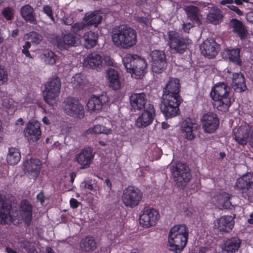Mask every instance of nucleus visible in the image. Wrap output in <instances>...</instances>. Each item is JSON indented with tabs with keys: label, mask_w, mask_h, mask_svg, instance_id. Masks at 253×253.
I'll use <instances>...</instances> for the list:
<instances>
[{
	"label": "nucleus",
	"mask_w": 253,
	"mask_h": 253,
	"mask_svg": "<svg viewBox=\"0 0 253 253\" xmlns=\"http://www.w3.org/2000/svg\"><path fill=\"white\" fill-rule=\"evenodd\" d=\"M146 95L144 92L139 93H134L130 96V105L134 110L144 109L146 104Z\"/></svg>",
	"instance_id": "a878e982"
},
{
	"label": "nucleus",
	"mask_w": 253,
	"mask_h": 253,
	"mask_svg": "<svg viewBox=\"0 0 253 253\" xmlns=\"http://www.w3.org/2000/svg\"><path fill=\"white\" fill-rule=\"evenodd\" d=\"M248 222L250 224H253V212L250 215V218L248 219Z\"/></svg>",
	"instance_id": "774afa93"
},
{
	"label": "nucleus",
	"mask_w": 253,
	"mask_h": 253,
	"mask_svg": "<svg viewBox=\"0 0 253 253\" xmlns=\"http://www.w3.org/2000/svg\"><path fill=\"white\" fill-rule=\"evenodd\" d=\"M228 7L229 9L234 12H235L237 14H238L239 16H243L244 15L243 12L241 11L239 7L237 6L234 5H231L228 6Z\"/></svg>",
	"instance_id": "864d4df0"
},
{
	"label": "nucleus",
	"mask_w": 253,
	"mask_h": 253,
	"mask_svg": "<svg viewBox=\"0 0 253 253\" xmlns=\"http://www.w3.org/2000/svg\"><path fill=\"white\" fill-rule=\"evenodd\" d=\"M111 129L107 128L102 125H95L92 127L89 128L86 130L87 134H101L104 133L108 134L110 133Z\"/></svg>",
	"instance_id": "79ce46f5"
},
{
	"label": "nucleus",
	"mask_w": 253,
	"mask_h": 253,
	"mask_svg": "<svg viewBox=\"0 0 253 253\" xmlns=\"http://www.w3.org/2000/svg\"><path fill=\"white\" fill-rule=\"evenodd\" d=\"M135 20L143 26H147L148 25L149 19L147 17L137 16L136 17Z\"/></svg>",
	"instance_id": "603ef678"
},
{
	"label": "nucleus",
	"mask_w": 253,
	"mask_h": 253,
	"mask_svg": "<svg viewBox=\"0 0 253 253\" xmlns=\"http://www.w3.org/2000/svg\"><path fill=\"white\" fill-rule=\"evenodd\" d=\"M194 123L190 118H186L182 125V131L184 133L185 139L192 140L195 138L193 133Z\"/></svg>",
	"instance_id": "c9c22d12"
},
{
	"label": "nucleus",
	"mask_w": 253,
	"mask_h": 253,
	"mask_svg": "<svg viewBox=\"0 0 253 253\" xmlns=\"http://www.w3.org/2000/svg\"><path fill=\"white\" fill-rule=\"evenodd\" d=\"M20 209L23 221L27 226H29L32 219L33 206L27 200H23L21 202Z\"/></svg>",
	"instance_id": "cd10ccee"
},
{
	"label": "nucleus",
	"mask_w": 253,
	"mask_h": 253,
	"mask_svg": "<svg viewBox=\"0 0 253 253\" xmlns=\"http://www.w3.org/2000/svg\"><path fill=\"white\" fill-rule=\"evenodd\" d=\"M25 136L30 142H37L41 136L40 123L37 121L30 122L24 130Z\"/></svg>",
	"instance_id": "412c9836"
},
{
	"label": "nucleus",
	"mask_w": 253,
	"mask_h": 253,
	"mask_svg": "<svg viewBox=\"0 0 253 253\" xmlns=\"http://www.w3.org/2000/svg\"><path fill=\"white\" fill-rule=\"evenodd\" d=\"M208 251V248L206 247H200L198 253H206Z\"/></svg>",
	"instance_id": "0e129e2a"
},
{
	"label": "nucleus",
	"mask_w": 253,
	"mask_h": 253,
	"mask_svg": "<svg viewBox=\"0 0 253 253\" xmlns=\"http://www.w3.org/2000/svg\"><path fill=\"white\" fill-rule=\"evenodd\" d=\"M206 18L208 23L217 25L223 21V16L219 9L213 7L210 9Z\"/></svg>",
	"instance_id": "72a5a7b5"
},
{
	"label": "nucleus",
	"mask_w": 253,
	"mask_h": 253,
	"mask_svg": "<svg viewBox=\"0 0 253 253\" xmlns=\"http://www.w3.org/2000/svg\"><path fill=\"white\" fill-rule=\"evenodd\" d=\"M102 20V17L97 11L86 13L83 18V22L86 26H94L95 27L101 23Z\"/></svg>",
	"instance_id": "473e14b6"
},
{
	"label": "nucleus",
	"mask_w": 253,
	"mask_h": 253,
	"mask_svg": "<svg viewBox=\"0 0 253 253\" xmlns=\"http://www.w3.org/2000/svg\"><path fill=\"white\" fill-rule=\"evenodd\" d=\"M20 15L26 22L33 24H37L36 13L33 7L30 4H26L21 7Z\"/></svg>",
	"instance_id": "c85d7f7f"
},
{
	"label": "nucleus",
	"mask_w": 253,
	"mask_h": 253,
	"mask_svg": "<svg viewBox=\"0 0 253 253\" xmlns=\"http://www.w3.org/2000/svg\"><path fill=\"white\" fill-rule=\"evenodd\" d=\"M230 87L227 84L219 82L212 87L211 96L214 101L213 106L219 111L226 112L231 105Z\"/></svg>",
	"instance_id": "7ed1b4c3"
},
{
	"label": "nucleus",
	"mask_w": 253,
	"mask_h": 253,
	"mask_svg": "<svg viewBox=\"0 0 253 253\" xmlns=\"http://www.w3.org/2000/svg\"><path fill=\"white\" fill-rule=\"evenodd\" d=\"M246 19L248 22L253 23V10L247 13Z\"/></svg>",
	"instance_id": "bf43d9fd"
},
{
	"label": "nucleus",
	"mask_w": 253,
	"mask_h": 253,
	"mask_svg": "<svg viewBox=\"0 0 253 253\" xmlns=\"http://www.w3.org/2000/svg\"><path fill=\"white\" fill-rule=\"evenodd\" d=\"M70 182L71 183H73V182L74 181L75 178L76 176V173L74 172H72L70 173Z\"/></svg>",
	"instance_id": "69168bd1"
},
{
	"label": "nucleus",
	"mask_w": 253,
	"mask_h": 253,
	"mask_svg": "<svg viewBox=\"0 0 253 253\" xmlns=\"http://www.w3.org/2000/svg\"><path fill=\"white\" fill-rule=\"evenodd\" d=\"M188 238V230L184 224L172 227L169 233L168 246L170 251L180 253L186 246Z\"/></svg>",
	"instance_id": "f03ea898"
},
{
	"label": "nucleus",
	"mask_w": 253,
	"mask_h": 253,
	"mask_svg": "<svg viewBox=\"0 0 253 253\" xmlns=\"http://www.w3.org/2000/svg\"><path fill=\"white\" fill-rule=\"evenodd\" d=\"M64 20V24L66 25H71L73 24V20L70 18H66Z\"/></svg>",
	"instance_id": "680f3d73"
},
{
	"label": "nucleus",
	"mask_w": 253,
	"mask_h": 253,
	"mask_svg": "<svg viewBox=\"0 0 253 253\" xmlns=\"http://www.w3.org/2000/svg\"><path fill=\"white\" fill-rule=\"evenodd\" d=\"M123 62L127 72L135 79H141L147 72L146 61L137 55H126Z\"/></svg>",
	"instance_id": "20e7f679"
},
{
	"label": "nucleus",
	"mask_w": 253,
	"mask_h": 253,
	"mask_svg": "<svg viewBox=\"0 0 253 253\" xmlns=\"http://www.w3.org/2000/svg\"><path fill=\"white\" fill-rule=\"evenodd\" d=\"M232 86L236 92H242L247 89L244 76L241 72L233 74Z\"/></svg>",
	"instance_id": "7c9ffc66"
},
{
	"label": "nucleus",
	"mask_w": 253,
	"mask_h": 253,
	"mask_svg": "<svg viewBox=\"0 0 253 253\" xmlns=\"http://www.w3.org/2000/svg\"><path fill=\"white\" fill-rule=\"evenodd\" d=\"M155 116V109L153 104L148 103L137 118L135 125L139 128H144L151 125Z\"/></svg>",
	"instance_id": "ddd939ff"
},
{
	"label": "nucleus",
	"mask_w": 253,
	"mask_h": 253,
	"mask_svg": "<svg viewBox=\"0 0 253 253\" xmlns=\"http://www.w3.org/2000/svg\"><path fill=\"white\" fill-rule=\"evenodd\" d=\"M80 248L83 252H92L96 249V243L91 236H86L82 239L80 243Z\"/></svg>",
	"instance_id": "e433bc0d"
},
{
	"label": "nucleus",
	"mask_w": 253,
	"mask_h": 253,
	"mask_svg": "<svg viewBox=\"0 0 253 253\" xmlns=\"http://www.w3.org/2000/svg\"><path fill=\"white\" fill-rule=\"evenodd\" d=\"M80 204V203L75 198H71L70 200V206L72 208H77L79 207Z\"/></svg>",
	"instance_id": "5fc2aeb1"
},
{
	"label": "nucleus",
	"mask_w": 253,
	"mask_h": 253,
	"mask_svg": "<svg viewBox=\"0 0 253 253\" xmlns=\"http://www.w3.org/2000/svg\"><path fill=\"white\" fill-rule=\"evenodd\" d=\"M26 36H27V40L35 44L40 43L42 39V36L35 31L30 32Z\"/></svg>",
	"instance_id": "c03bdc74"
},
{
	"label": "nucleus",
	"mask_w": 253,
	"mask_h": 253,
	"mask_svg": "<svg viewBox=\"0 0 253 253\" xmlns=\"http://www.w3.org/2000/svg\"><path fill=\"white\" fill-rule=\"evenodd\" d=\"M1 13L3 17L8 21L11 20L14 18L13 9L10 7L8 6L4 8Z\"/></svg>",
	"instance_id": "a18cd8bd"
},
{
	"label": "nucleus",
	"mask_w": 253,
	"mask_h": 253,
	"mask_svg": "<svg viewBox=\"0 0 253 253\" xmlns=\"http://www.w3.org/2000/svg\"><path fill=\"white\" fill-rule=\"evenodd\" d=\"M173 179L178 187H185L191 179V170L186 163L178 162L172 168Z\"/></svg>",
	"instance_id": "39448f33"
},
{
	"label": "nucleus",
	"mask_w": 253,
	"mask_h": 253,
	"mask_svg": "<svg viewBox=\"0 0 253 253\" xmlns=\"http://www.w3.org/2000/svg\"><path fill=\"white\" fill-rule=\"evenodd\" d=\"M220 196L223 200L221 206L223 209L226 210H230L233 205L232 204L230 199L233 196L228 193L224 192L220 194Z\"/></svg>",
	"instance_id": "37998d69"
},
{
	"label": "nucleus",
	"mask_w": 253,
	"mask_h": 253,
	"mask_svg": "<svg viewBox=\"0 0 253 253\" xmlns=\"http://www.w3.org/2000/svg\"><path fill=\"white\" fill-rule=\"evenodd\" d=\"M152 71L156 74H160L166 68L167 59L164 51L154 50L150 53Z\"/></svg>",
	"instance_id": "f8f14e48"
},
{
	"label": "nucleus",
	"mask_w": 253,
	"mask_h": 253,
	"mask_svg": "<svg viewBox=\"0 0 253 253\" xmlns=\"http://www.w3.org/2000/svg\"><path fill=\"white\" fill-rule=\"evenodd\" d=\"M7 80V73L5 69L0 65V84H4Z\"/></svg>",
	"instance_id": "8fccbe9b"
},
{
	"label": "nucleus",
	"mask_w": 253,
	"mask_h": 253,
	"mask_svg": "<svg viewBox=\"0 0 253 253\" xmlns=\"http://www.w3.org/2000/svg\"><path fill=\"white\" fill-rule=\"evenodd\" d=\"M64 110L68 115L75 118H83L84 115L83 106L74 97L69 96L65 99Z\"/></svg>",
	"instance_id": "1a4fd4ad"
},
{
	"label": "nucleus",
	"mask_w": 253,
	"mask_h": 253,
	"mask_svg": "<svg viewBox=\"0 0 253 253\" xmlns=\"http://www.w3.org/2000/svg\"><path fill=\"white\" fill-rule=\"evenodd\" d=\"M168 44L174 52L183 54L187 49V41L182 34L176 31H169L168 32Z\"/></svg>",
	"instance_id": "0eeeda50"
},
{
	"label": "nucleus",
	"mask_w": 253,
	"mask_h": 253,
	"mask_svg": "<svg viewBox=\"0 0 253 253\" xmlns=\"http://www.w3.org/2000/svg\"><path fill=\"white\" fill-rule=\"evenodd\" d=\"M180 103V98L173 99L169 96L162 97L161 110L166 119L174 117L179 114Z\"/></svg>",
	"instance_id": "6e6552de"
},
{
	"label": "nucleus",
	"mask_w": 253,
	"mask_h": 253,
	"mask_svg": "<svg viewBox=\"0 0 253 253\" xmlns=\"http://www.w3.org/2000/svg\"><path fill=\"white\" fill-rule=\"evenodd\" d=\"M46 59L45 61L50 65H53L56 62V55L54 53L51 51L48 52L47 54H45Z\"/></svg>",
	"instance_id": "09e8293b"
},
{
	"label": "nucleus",
	"mask_w": 253,
	"mask_h": 253,
	"mask_svg": "<svg viewBox=\"0 0 253 253\" xmlns=\"http://www.w3.org/2000/svg\"><path fill=\"white\" fill-rule=\"evenodd\" d=\"M42 162L38 159L27 160L24 164L25 173L30 178L36 179L41 169Z\"/></svg>",
	"instance_id": "6ab92c4d"
},
{
	"label": "nucleus",
	"mask_w": 253,
	"mask_h": 253,
	"mask_svg": "<svg viewBox=\"0 0 253 253\" xmlns=\"http://www.w3.org/2000/svg\"><path fill=\"white\" fill-rule=\"evenodd\" d=\"M202 124L205 132L212 133L218 128L219 120L216 114L208 112L203 115L202 119Z\"/></svg>",
	"instance_id": "dca6fc26"
},
{
	"label": "nucleus",
	"mask_w": 253,
	"mask_h": 253,
	"mask_svg": "<svg viewBox=\"0 0 253 253\" xmlns=\"http://www.w3.org/2000/svg\"><path fill=\"white\" fill-rule=\"evenodd\" d=\"M23 49L22 50V53L24 54L26 57H29V58H33L31 54H30L29 49L25 48L24 46H22Z\"/></svg>",
	"instance_id": "052dcab7"
},
{
	"label": "nucleus",
	"mask_w": 253,
	"mask_h": 253,
	"mask_svg": "<svg viewBox=\"0 0 253 253\" xmlns=\"http://www.w3.org/2000/svg\"><path fill=\"white\" fill-rule=\"evenodd\" d=\"M109 101V97L106 94H102L98 96L92 95L88 100L86 106L90 111H99Z\"/></svg>",
	"instance_id": "b1692460"
},
{
	"label": "nucleus",
	"mask_w": 253,
	"mask_h": 253,
	"mask_svg": "<svg viewBox=\"0 0 253 253\" xmlns=\"http://www.w3.org/2000/svg\"><path fill=\"white\" fill-rule=\"evenodd\" d=\"M229 26L232 29V31L236 34L241 40L247 38L248 31L242 21L233 18L230 21Z\"/></svg>",
	"instance_id": "bb28decb"
},
{
	"label": "nucleus",
	"mask_w": 253,
	"mask_h": 253,
	"mask_svg": "<svg viewBox=\"0 0 253 253\" xmlns=\"http://www.w3.org/2000/svg\"><path fill=\"white\" fill-rule=\"evenodd\" d=\"M74 84H76V86L81 85L83 83V79L82 78V76L81 74H77L73 77Z\"/></svg>",
	"instance_id": "3c124183"
},
{
	"label": "nucleus",
	"mask_w": 253,
	"mask_h": 253,
	"mask_svg": "<svg viewBox=\"0 0 253 253\" xmlns=\"http://www.w3.org/2000/svg\"><path fill=\"white\" fill-rule=\"evenodd\" d=\"M180 84L179 80L175 78H169L166 85L163 88L162 97L169 96L173 99L180 98Z\"/></svg>",
	"instance_id": "a211bd4d"
},
{
	"label": "nucleus",
	"mask_w": 253,
	"mask_h": 253,
	"mask_svg": "<svg viewBox=\"0 0 253 253\" xmlns=\"http://www.w3.org/2000/svg\"><path fill=\"white\" fill-rule=\"evenodd\" d=\"M225 52L230 61L234 63L236 65H242V60L240 58L241 49L239 48L225 49Z\"/></svg>",
	"instance_id": "a19ab883"
},
{
	"label": "nucleus",
	"mask_w": 253,
	"mask_h": 253,
	"mask_svg": "<svg viewBox=\"0 0 253 253\" xmlns=\"http://www.w3.org/2000/svg\"><path fill=\"white\" fill-rule=\"evenodd\" d=\"M98 34L94 32L89 31L84 35V46L89 49L94 47L97 42Z\"/></svg>",
	"instance_id": "ea45409f"
},
{
	"label": "nucleus",
	"mask_w": 253,
	"mask_h": 253,
	"mask_svg": "<svg viewBox=\"0 0 253 253\" xmlns=\"http://www.w3.org/2000/svg\"><path fill=\"white\" fill-rule=\"evenodd\" d=\"M102 63V57L95 52H92L88 54L84 61V66L92 69L99 68V66H101Z\"/></svg>",
	"instance_id": "2f4dec72"
},
{
	"label": "nucleus",
	"mask_w": 253,
	"mask_h": 253,
	"mask_svg": "<svg viewBox=\"0 0 253 253\" xmlns=\"http://www.w3.org/2000/svg\"><path fill=\"white\" fill-rule=\"evenodd\" d=\"M253 187V173H247L237 179L235 188L239 190L245 198L250 197L249 190Z\"/></svg>",
	"instance_id": "4468645a"
},
{
	"label": "nucleus",
	"mask_w": 253,
	"mask_h": 253,
	"mask_svg": "<svg viewBox=\"0 0 253 253\" xmlns=\"http://www.w3.org/2000/svg\"><path fill=\"white\" fill-rule=\"evenodd\" d=\"M202 55L209 59L213 58L217 54L219 45L213 39L207 40L200 45Z\"/></svg>",
	"instance_id": "4be33fe9"
},
{
	"label": "nucleus",
	"mask_w": 253,
	"mask_h": 253,
	"mask_svg": "<svg viewBox=\"0 0 253 253\" xmlns=\"http://www.w3.org/2000/svg\"><path fill=\"white\" fill-rule=\"evenodd\" d=\"M82 184L85 189H87L89 190H92L93 189V185L90 182L84 181L83 182Z\"/></svg>",
	"instance_id": "13d9d810"
},
{
	"label": "nucleus",
	"mask_w": 253,
	"mask_h": 253,
	"mask_svg": "<svg viewBox=\"0 0 253 253\" xmlns=\"http://www.w3.org/2000/svg\"><path fill=\"white\" fill-rule=\"evenodd\" d=\"M107 78L109 85L114 90L121 87V82L118 72L114 69H109L107 72Z\"/></svg>",
	"instance_id": "f704fd0d"
},
{
	"label": "nucleus",
	"mask_w": 253,
	"mask_h": 253,
	"mask_svg": "<svg viewBox=\"0 0 253 253\" xmlns=\"http://www.w3.org/2000/svg\"><path fill=\"white\" fill-rule=\"evenodd\" d=\"M160 217L158 211L154 208L144 209L139 215L140 225L145 228L155 226Z\"/></svg>",
	"instance_id": "9b49d317"
},
{
	"label": "nucleus",
	"mask_w": 253,
	"mask_h": 253,
	"mask_svg": "<svg viewBox=\"0 0 253 253\" xmlns=\"http://www.w3.org/2000/svg\"><path fill=\"white\" fill-rule=\"evenodd\" d=\"M252 127L246 123L241 125L234 134L235 141L240 145L247 144L250 134L251 133Z\"/></svg>",
	"instance_id": "5701e85b"
},
{
	"label": "nucleus",
	"mask_w": 253,
	"mask_h": 253,
	"mask_svg": "<svg viewBox=\"0 0 253 253\" xmlns=\"http://www.w3.org/2000/svg\"><path fill=\"white\" fill-rule=\"evenodd\" d=\"M95 153L93 148L90 147H86L77 154L75 160L78 164L81 166V168L86 169L90 167L92 162Z\"/></svg>",
	"instance_id": "f3484780"
},
{
	"label": "nucleus",
	"mask_w": 253,
	"mask_h": 253,
	"mask_svg": "<svg viewBox=\"0 0 253 253\" xmlns=\"http://www.w3.org/2000/svg\"><path fill=\"white\" fill-rule=\"evenodd\" d=\"M142 197L143 193L139 188L129 186L124 190L122 199L126 207L133 209L139 205Z\"/></svg>",
	"instance_id": "423d86ee"
},
{
	"label": "nucleus",
	"mask_w": 253,
	"mask_h": 253,
	"mask_svg": "<svg viewBox=\"0 0 253 253\" xmlns=\"http://www.w3.org/2000/svg\"><path fill=\"white\" fill-rule=\"evenodd\" d=\"M193 27V25L191 23H187L186 24H183L182 25V29L184 32L186 33H188L189 30Z\"/></svg>",
	"instance_id": "6e6d98bb"
},
{
	"label": "nucleus",
	"mask_w": 253,
	"mask_h": 253,
	"mask_svg": "<svg viewBox=\"0 0 253 253\" xmlns=\"http://www.w3.org/2000/svg\"><path fill=\"white\" fill-rule=\"evenodd\" d=\"M234 2V0H222L220 2V4L222 5H225L226 4H232Z\"/></svg>",
	"instance_id": "e2e57ef3"
},
{
	"label": "nucleus",
	"mask_w": 253,
	"mask_h": 253,
	"mask_svg": "<svg viewBox=\"0 0 253 253\" xmlns=\"http://www.w3.org/2000/svg\"><path fill=\"white\" fill-rule=\"evenodd\" d=\"M42 12L48 16L53 23H55V20L53 16V10L50 6L49 5H44L42 8Z\"/></svg>",
	"instance_id": "49530a36"
},
{
	"label": "nucleus",
	"mask_w": 253,
	"mask_h": 253,
	"mask_svg": "<svg viewBox=\"0 0 253 253\" xmlns=\"http://www.w3.org/2000/svg\"><path fill=\"white\" fill-rule=\"evenodd\" d=\"M188 18L193 22L196 23L198 25L201 24L200 18V13L198 7L194 5H190L185 9Z\"/></svg>",
	"instance_id": "4c0bfd02"
},
{
	"label": "nucleus",
	"mask_w": 253,
	"mask_h": 253,
	"mask_svg": "<svg viewBox=\"0 0 253 253\" xmlns=\"http://www.w3.org/2000/svg\"><path fill=\"white\" fill-rule=\"evenodd\" d=\"M37 200L38 201L40 202L42 205L43 204L44 202L45 196L42 191H41L37 195Z\"/></svg>",
	"instance_id": "4d7b16f0"
},
{
	"label": "nucleus",
	"mask_w": 253,
	"mask_h": 253,
	"mask_svg": "<svg viewBox=\"0 0 253 253\" xmlns=\"http://www.w3.org/2000/svg\"><path fill=\"white\" fill-rule=\"evenodd\" d=\"M86 27V25L84 22H77L74 24L72 26L71 31L77 34L81 31H83L84 28Z\"/></svg>",
	"instance_id": "de8ad7c7"
},
{
	"label": "nucleus",
	"mask_w": 253,
	"mask_h": 253,
	"mask_svg": "<svg viewBox=\"0 0 253 253\" xmlns=\"http://www.w3.org/2000/svg\"><path fill=\"white\" fill-rule=\"evenodd\" d=\"M234 218L231 215H223L213 221V228L221 233H230L234 226Z\"/></svg>",
	"instance_id": "2eb2a0df"
},
{
	"label": "nucleus",
	"mask_w": 253,
	"mask_h": 253,
	"mask_svg": "<svg viewBox=\"0 0 253 253\" xmlns=\"http://www.w3.org/2000/svg\"><path fill=\"white\" fill-rule=\"evenodd\" d=\"M21 158V153L19 149L11 147L9 148L8 153L6 157V161L9 165H17Z\"/></svg>",
	"instance_id": "58836bf2"
},
{
	"label": "nucleus",
	"mask_w": 253,
	"mask_h": 253,
	"mask_svg": "<svg viewBox=\"0 0 253 253\" xmlns=\"http://www.w3.org/2000/svg\"><path fill=\"white\" fill-rule=\"evenodd\" d=\"M61 85V81L58 77L51 79L45 84L44 98L45 102L50 104L59 96Z\"/></svg>",
	"instance_id": "9d476101"
},
{
	"label": "nucleus",
	"mask_w": 253,
	"mask_h": 253,
	"mask_svg": "<svg viewBox=\"0 0 253 253\" xmlns=\"http://www.w3.org/2000/svg\"><path fill=\"white\" fill-rule=\"evenodd\" d=\"M112 39L114 44L117 47L128 49L136 43V32L134 29L129 26L120 25L113 29Z\"/></svg>",
	"instance_id": "f257e3e1"
},
{
	"label": "nucleus",
	"mask_w": 253,
	"mask_h": 253,
	"mask_svg": "<svg viewBox=\"0 0 253 253\" xmlns=\"http://www.w3.org/2000/svg\"><path fill=\"white\" fill-rule=\"evenodd\" d=\"M56 41L59 49H67L69 47L76 46L77 38L72 33H62L61 37L56 38Z\"/></svg>",
	"instance_id": "393cba45"
},
{
	"label": "nucleus",
	"mask_w": 253,
	"mask_h": 253,
	"mask_svg": "<svg viewBox=\"0 0 253 253\" xmlns=\"http://www.w3.org/2000/svg\"><path fill=\"white\" fill-rule=\"evenodd\" d=\"M250 144L252 148H253V130H252L249 140Z\"/></svg>",
	"instance_id": "338daca9"
},
{
	"label": "nucleus",
	"mask_w": 253,
	"mask_h": 253,
	"mask_svg": "<svg viewBox=\"0 0 253 253\" xmlns=\"http://www.w3.org/2000/svg\"><path fill=\"white\" fill-rule=\"evenodd\" d=\"M12 206L5 196L0 194V223L6 224L11 222L12 217L10 214Z\"/></svg>",
	"instance_id": "aec40b11"
},
{
	"label": "nucleus",
	"mask_w": 253,
	"mask_h": 253,
	"mask_svg": "<svg viewBox=\"0 0 253 253\" xmlns=\"http://www.w3.org/2000/svg\"><path fill=\"white\" fill-rule=\"evenodd\" d=\"M241 244V240L238 237H233L224 241L223 245V251L225 253H235L237 252Z\"/></svg>",
	"instance_id": "c756f323"
}]
</instances>
